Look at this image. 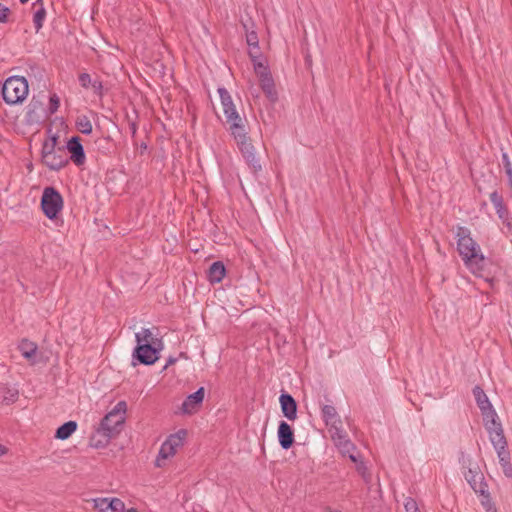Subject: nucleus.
Masks as SVG:
<instances>
[{"label": "nucleus", "instance_id": "1", "mask_svg": "<svg viewBox=\"0 0 512 512\" xmlns=\"http://www.w3.org/2000/svg\"><path fill=\"white\" fill-rule=\"evenodd\" d=\"M456 238L457 251L465 266L473 274H480L485 267V257L478 243L471 237V231L467 227L458 226Z\"/></svg>", "mask_w": 512, "mask_h": 512}, {"label": "nucleus", "instance_id": "2", "mask_svg": "<svg viewBox=\"0 0 512 512\" xmlns=\"http://www.w3.org/2000/svg\"><path fill=\"white\" fill-rule=\"evenodd\" d=\"M28 91V82L25 77L11 76L3 84L2 97L8 105H15L26 99Z\"/></svg>", "mask_w": 512, "mask_h": 512}, {"label": "nucleus", "instance_id": "3", "mask_svg": "<svg viewBox=\"0 0 512 512\" xmlns=\"http://www.w3.org/2000/svg\"><path fill=\"white\" fill-rule=\"evenodd\" d=\"M489 439L497 452L499 463L506 477H512V463L510 452L507 449V440L504 435L502 426L489 430Z\"/></svg>", "mask_w": 512, "mask_h": 512}, {"label": "nucleus", "instance_id": "4", "mask_svg": "<svg viewBox=\"0 0 512 512\" xmlns=\"http://www.w3.org/2000/svg\"><path fill=\"white\" fill-rule=\"evenodd\" d=\"M126 410V402L119 401L114 406V408L101 420L99 427L102 429V431H106L115 437L120 432L122 425L125 422Z\"/></svg>", "mask_w": 512, "mask_h": 512}, {"label": "nucleus", "instance_id": "5", "mask_svg": "<svg viewBox=\"0 0 512 512\" xmlns=\"http://www.w3.org/2000/svg\"><path fill=\"white\" fill-rule=\"evenodd\" d=\"M473 395L479 409L482 412L486 430L489 431L495 429L498 426H502L484 390L479 386H475L473 388Z\"/></svg>", "mask_w": 512, "mask_h": 512}, {"label": "nucleus", "instance_id": "6", "mask_svg": "<svg viewBox=\"0 0 512 512\" xmlns=\"http://www.w3.org/2000/svg\"><path fill=\"white\" fill-rule=\"evenodd\" d=\"M41 208L48 219H55L63 209V198L54 187H46L41 197Z\"/></svg>", "mask_w": 512, "mask_h": 512}, {"label": "nucleus", "instance_id": "7", "mask_svg": "<svg viewBox=\"0 0 512 512\" xmlns=\"http://www.w3.org/2000/svg\"><path fill=\"white\" fill-rule=\"evenodd\" d=\"M464 477L471 488L477 494H484L488 491L487 483L484 481L483 473L480 471L477 463H473L471 459L464 460Z\"/></svg>", "mask_w": 512, "mask_h": 512}, {"label": "nucleus", "instance_id": "8", "mask_svg": "<svg viewBox=\"0 0 512 512\" xmlns=\"http://www.w3.org/2000/svg\"><path fill=\"white\" fill-rule=\"evenodd\" d=\"M162 346H155L153 344L141 343L137 344L133 351V359L138 363L144 365H152L159 359V352Z\"/></svg>", "mask_w": 512, "mask_h": 512}, {"label": "nucleus", "instance_id": "9", "mask_svg": "<svg viewBox=\"0 0 512 512\" xmlns=\"http://www.w3.org/2000/svg\"><path fill=\"white\" fill-rule=\"evenodd\" d=\"M218 93L221 99V104L223 106V112L226 118L227 124L231 122L238 121L240 122L243 117H241L236 110V107L233 103V100L229 94V92L224 87L218 88Z\"/></svg>", "mask_w": 512, "mask_h": 512}, {"label": "nucleus", "instance_id": "10", "mask_svg": "<svg viewBox=\"0 0 512 512\" xmlns=\"http://www.w3.org/2000/svg\"><path fill=\"white\" fill-rule=\"evenodd\" d=\"M70 153V160L78 167L86 162V155L79 136H73L66 145Z\"/></svg>", "mask_w": 512, "mask_h": 512}, {"label": "nucleus", "instance_id": "11", "mask_svg": "<svg viewBox=\"0 0 512 512\" xmlns=\"http://www.w3.org/2000/svg\"><path fill=\"white\" fill-rule=\"evenodd\" d=\"M229 131L234 138L237 147L246 145L251 141L247 131V120L242 118L240 122L235 121L228 124Z\"/></svg>", "mask_w": 512, "mask_h": 512}, {"label": "nucleus", "instance_id": "12", "mask_svg": "<svg viewBox=\"0 0 512 512\" xmlns=\"http://www.w3.org/2000/svg\"><path fill=\"white\" fill-rule=\"evenodd\" d=\"M42 162L50 170L58 171L65 167L68 163V159L65 156V152L62 148H58L49 155H42Z\"/></svg>", "mask_w": 512, "mask_h": 512}, {"label": "nucleus", "instance_id": "13", "mask_svg": "<svg viewBox=\"0 0 512 512\" xmlns=\"http://www.w3.org/2000/svg\"><path fill=\"white\" fill-rule=\"evenodd\" d=\"M205 396L204 387H200L196 392L188 395L183 401L181 411L184 414H193L198 411Z\"/></svg>", "mask_w": 512, "mask_h": 512}, {"label": "nucleus", "instance_id": "14", "mask_svg": "<svg viewBox=\"0 0 512 512\" xmlns=\"http://www.w3.org/2000/svg\"><path fill=\"white\" fill-rule=\"evenodd\" d=\"M238 149L240 150L246 163L254 173H257L262 169L260 158L257 156V153L251 141L248 142L246 145L238 147Z\"/></svg>", "mask_w": 512, "mask_h": 512}, {"label": "nucleus", "instance_id": "15", "mask_svg": "<svg viewBox=\"0 0 512 512\" xmlns=\"http://www.w3.org/2000/svg\"><path fill=\"white\" fill-rule=\"evenodd\" d=\"M490 201L494 205V208L496 210L498 217L502 220V222L507 227L510 228L511 221H510L509 211L504 203L503 197L497 191H493L490 194Z\"/></svg>", "mask_w": 512, "mask_h": 512}, {"label": "nucleus", "instance_id": "16", "mask_svg": "<svg viewBox=\"0 0 512 512\" xmlns=\"http://www.w3.org/2000/svg\"><path fill=\"white\" fill-rule=\"evenodd\" d=\"M277 435L279 444L283 449L288 450L292 447L294 443V432L287 422L280 421Z\"/></svg>", "mask_w": 512, "mask_h": 512}, {"label": "nucleus", "instance_id": "17", "mask_svg": "<svg viewBox=\"0 0 512 512\" xmlns=\"http://www.w3.org/2000/svg\"><path fill=\"white\" fill-rule=\"evenodd\" d=\"M279 401L283 415L288 420H295L297 418V403L295 399L288 393H282Z\"/></svg>", "mask_w": 512, "mask_h": 512}, {"label": "nucleus", "instance_id": "18", "mask_svg": "<svg viewBox=\"0 0 512 512\" xmlns=\"http://www.w3.org/2000/svg\"><path fill=\"white\" fill-rule=\"evenodd\" d=\"M338 441L334 442L335 446L339 450V452L343 456H348L349 459L354 462L358 463L359 458L357 455L354 454V451L356 450V446L351 442L348 436L345 438H337Z\"/></svg>", "mask_w": 512, "mask_h": 512}, {"label": "nucleus", "instance_id": "19", "mask_svg": "<svg viewBox=\"0 0 512 512\" xmlns=\"http://www.w3.org/2000/svg\"><path fill=\"white\" fill-rule=\"evenodd\" d=\"M33 9V24L36 32H39L43 27V23L46 19V9L44 7L43 0H37L32 5Z\"/></svg>", "mask_w": 512, "mask_h": 512}, {"label": "nucleus", "instance_id": "20", "mask_svg": "<svg viewBox=\"0 0 512 512\" xmlns=\"http://www.w3.org/2000/svg\"><path fill=\"white\" fill-rule=\"evenodd\" d=\"M42 111V104L39 101L32 100L27 106V112L25 115L26 123L29 125L39 123L42 118Z\"/></svg>", "mask_w": 512, "mask_h": 512}, {"label": "nucleus", "instance_id": "21", "mask_svg": "<svg viewBox=\"0 0 512 512\" xmlns=\"http://www.w3.org/2000/svg\"><path fill=\"white\" fill-rule=\"evenodd\" d=\"M260 86L270 101L274 102L277 100V93L275 90L274 80L271 73H264V76L259 77Z\"/></svg>", "mask_w": 512, "mask_h": 512}, {"label": "nucleus", "instance_id": "22", "mask_svg": "<svg viewBox=\"0 0 512 512\" xmlns=\"http://www.w3.org/2000/svg\"><path fill=\"white\" fill-rule=\"evenodd\" d=\"M111 438L112 435L98 427L90 437V445L94 448H103L109 444Z\"/></svg>", "mask_w": 512, "mask_h": 512}, {"label": "nucleus", "instance_id": "23", "mask_svg": "<svg viewBox=\"0 0 512 512\" xmlns=\"http://www.w3.org/2000/svg\"><path fill=\"white\" fill-rule=\"evenodd\" d=\"M226 274V269L221 261L214 262L208 270V280L211 283H219L223 280Z\"/></svg>", "mask_w": 512, "mask_h": 512}, {"label": "nucleus", "instance_id": "24", "mask_svg": "<svg viewBox=\"0 0 512 512\" xmlns=\"http://www.w3.org/2000/svg\"><path fill=\"white\" fill-rule=\"evenodd\" d=\"M137 344L148 343L153 344L155 346H163L161 339L155 337L151 330L148 328H143L140 332L135 335Z\"/></svg>", "mask_w": 512, "mask_h": 512}, {"label": "nucleus", "instance_id": "25", "mask_svg": "<svg viewBox=\"0 0 512 512\" xmlns=\"http://www.w3.org/2000/svg\"><path fill=\"white\" fill-rule=\"evenodd\" d=\"M322 418L326 426L330 424H341V419L332 405H324L322 407Z\"/></svg>", "mask_w": 512, "mask_h": 512}, {"label": "nucleus", "instance_id": "26", "mask_svg": "<svg viewBox=\"0 0 512 512\" xmlns=\"http://www.w3.org/2000/svg\"><path fill=\"white\" fill-rule=\"evenodd\" d=\"M77 429V423L75 421H68L62 424L55 433V438L59 440L68 439Z\"/></svg>", "mask_w": 512, "mask_h": 512}, {"label": "nucleus", "instance_id": "27", "mask_svg": "<svg viewBox=\"0 0 512 512\" xmlns=\"http://www.w3.org/2000/svg\"><path fill=\"white\" fill-rule=\"evenodd\" d=\"M22 356L27 360H32L37 352V345L27 339H23L18 346Z\"/></svg>", "mask_w": 512, "mask_h": 512}, {"label": "nucleus", "instance_id": "28", "mask_svg": "<svg viewBox=\"0 0 512 512\" xmlns=\"http://www.w3.org/2000/svg\"><path fill=\"white\" fill-rule=\"evenodd\" d=\"M187 436V431L185 429H180L176 433L171 434L165 442L170 445L175 451L184 444V440Z\"/></svg>", "mask_w": 512, "mask_h": 512}, {"label": "nucleus", "instance_id": "29", "mask_svg": "<svg viewBox=\"0 0 512 512\" xmlns=\"http://www.w3.org/2000/svg\"><path fill=\"white\" fill-rule=\"evenodd\" d=\"M175 454L176 451L173 448H171L167 442L164 441L160 447L159 454L155 460V465L157 467H162L164 465L163 461L174 456Z\"/></svg>", "mask_w": 512, "mask_h": 512}, {"label": "nucleus", "instance_id": "30", "mask_svg": "<svg viewBox=\"0 0 512 512\" xmlns=\"http://www.w3.org/2000/svg\"><path fill=\"white\" fill-rule=\"evenodd\" d=\"M76 128L82 134H91L93 127L90 119L87 116H79L76 120Z\"/></svg>", "mask_w": 512, "mask_h": 512}, {"label": "nucleus", "instance_id": "31", "mask_svg": "<svg viewBox=\"0 0 512 512\" xmlns=\"http://www.w3.org/2000/svg\"><path fill=\"white\" fill-rule=\"evenodd\" d=\"M328 430H329V433L331 434V438H332L333 442L338 441L337 440L338 437L345 438L346 436H348L346 431L343 430V428H342V423L341 424H330V425H328Z\"/></svg>", "mask_w": 512, "mask_h": 512}, {"label": "nucleus", "instance_id": "32", "mask_svg": "<svg viewBox=\"0 0 512 512\" xmlns=\"http://www.w3.org/2000/svg\"><path fill=\"white\" fill-rule=\"evenodd\" d=\"M56 144H57V137L56 136H52L50 137V139L46 140L43 145H42V151H41V156L42 155H49V153H52L54 152L56 149Z\"/></svg>", "mask_w": 512, "mask_h": 512}, {"label": "nucleus", "instance_id": "33", "mask_svg": "<svg viewBox=\"0 0 512 512\" xmlns=\"http://www.w3.org/2000/svg\"><path fill=\"white\" fill-rule=\"evenodd\" d=\"M110 499L111 498H95L92 500L94 509L100 512H106L110 510Z\"/></svg>", "mask_w": 512, "mask_h": 512}, {"label": "nucleus", "instance_id": "34", "mask_svg": "<svg viewBox=\"0 0 512 512\" xmlns=\"http://www.w3.org/2000/svg\"><path fill=\"white\" fill-rule=\"evenodd\" d=\"M482 496L481 503L484 506L486 512H497L495 505L492 503L489 492H485L484 494H480Z\"/></svg>", "mask_w": 512, "mask_h": 512}, {"label": "nucleus", "instance_id": "35", "mask_svg": "<svg viewBox=\"0 0 512 512\" xmlns=\"http://www.w3.org/2000/svg\"><path fill=\"white\" fill-rule=\"evenodd\" d=\"M110 510L112 512H125V504L119 498H111L110 499Z\"/></svg>", "mask_w": 512, "mask_h": 512}, {"label": "nucleus", "instance_id": "36", "mask_svg": "<svg viewBox=\"0 0 512 512\" xmlns=\"http://www.w3.org/2000/svg\"><path fill=\"white\" fill-rule=\"evenodd\" d=\"M246 41H247V44L251 47V48H254V49H258L259 46H258V36H257V33L255 31H247L246 32Z\"/></svg>", "mask_w": 512, "mask_h": 512}, {"label": "nucleus", "instance_id": "37", "mask_svg": "<svg viewBox=\"0 0 512 512\" xmlns=\"http://www.w3.org/2000/svg\"><path fill=\"white\" fill-rule=\"evenodd\" d=\"M60 105V99L57 94H52L49 99V112L50 114H54Z\"/></svg>", "mask_w": 512, "mask_h": 512}, {"label": "nucleus", "instance_id": "38", "mask_svg": "<svg viewBox=\"0 0 512 512\" xmlns=\"http://www.w3.org/2000/svg\"><path fill=\"white\" fill-rule=\"evenodd\" d=\"M404 508L406 512H418L419 510L417 502L411 497L405 499Z\"/></svg>", "mask_w": 512, "mask_h": 512}, {"label": "nucleus", "instance_id": "39", "mask_svg": "<svg viewBox=\"0 0 512 512\" xmlns=\"http://www.w3.org/2000/svg\"><path fill=\"white\" fill-rule=\"evenodd\" d=\"M6 393H7V395L2 396L3 402L10 404V403H14L17 400L18 392L16 390L11 391V390L7 389Z\"/></svg>", "mask_w": 512, "mask_h": 512}, {"label": "nucleus", "instance_id": "40", "mask_svg": "<svg viewBox=\"0 0 512 512\" xmlns=\"http://www.w3.org/2000/svg\"><path fill=\"white\" fill-rule=\"evenodd\" d=\"M79 83L80 85L83 87V88H89L93 82V80L91 79V76L90 74L88 73H81L79 75Z\"/></svg>", "mask_w": 512, "mask_h": 512}, {"label": "nucleus", "instance_id": "41", "mask_svg": "<svg viewBox=\"0 0 512 512\" xmlns=\"http://www.w3.org/2000/svg\"><path fill=\"white\" fill-rule=\"evenodd\" d=\"M10 9L0 3V23L8 22Z\"/></svg>", "mask_w": 512, "mask_h": 512}, {"label": "nucleus", "instance_id": "42", "mask_svg": "<svg viewBox=\"0 0 512 512\" xmlns=\"http://www.w3.org/2000/svg\"><path fill=\"white\" fill-rule=\"evenodd\" d=\"M254 70L258 77L264 76V73H270L268 67L261 62L254 63Z\"/></svg>", "mask_w": 512, "mask_h": 512}, {"label": "nucleus", "instance_id": "43", "mask_svg": "<svg viewBox=\"0 0 512 512\" xmlns=\"http://www.w3.org/2000/svg\"><path fill=\"white\" fill-rule=\"evenodd\" d=\"M502 163L506 174L512 172V163L506 152L502 153Z\"/></svg>", "mask_w": 512, "mask_h": 512}, {"label": "nucleus", "instance_id": "44", "mask_svg": "<svg viewBox=\"0 0 512 512\" xmlns=\"http://www.w3.org/2000/svg\"><path fill=\"white\" fill-rule=\"evenodd\" d=\"M90 87H92L93 92H94L96 95H98V96H100V97L103 95V85H102V82H101V81H99V80H97V79L93 80V82H92V84H91V86H90Z\"/></svg>", "mask_w": 512, "mask_h": 512}, {"label": "nucleus", "instance_id": "45", "mask_svg": "<svg viewBox=\"0 0 512 512\" xmlns=\"http://www.w3.org/2000/svg\"><path fill=\"white\" fill-rule=\"evenodd\" d=\"M7 448L0 444V456L5 455L7 453Z\"/></svg>", "mask_w": 512, "mask_h": 512}, {"label": "nucleus", "instance_id": "46", "mask_svg": "<svg viewBox=\"0 0 512 512\" xmlns=\"http://www.w3.org/2000/svg\"><path fill=\"white\" fill-rule=\"evenodd\" d=\"M176 362V359L175 358H172L170 357L168 360H167V363L165 365V367L169 366V365H172Z\"/></svg>", "mask_w": 512, "mask_h": 512}, {"label": "nucleus", "instance_id": "47", "mask_svg": "<svg viewBox=\"0 0 512 512\" xmlns=\"http://www.w3.org/2000/svg\"><path fill=\"white\" fill-rule=\"evenodd\" d=\"M363 469H365V466H364L363 462H360V464L357 466V470L362 471Z\"/></svg>", "mask_w": 512, "mask_h": 512}, {"label": "nucleus", "instance_id": "48", "mask_svg": "<svg viewBox=\"0 0 512 512\" xmlns=\"http://www.w3.org/2000/svg\"><path fill=\"white\" fill-rule=\"evenodd\" d=\"M130 128H131L132 134L134 135L136 133V125H135V123H132Z\"/></svg>", "mask_w": 512, "mask_h": 512}, {"label": "nucleus", "instance_id": "49", "mask_svg": "<svg viewBox=\"0 0 512 512\" xmlns=\"http://www.w3.org/2000/svg\"><path fill=\"white\" fill-rule=\"evenodd\" d=\"M125 512H139L136 508H130Z\"/></svg>", "mask_w": 512, "mask_h": 512}]
</instances>
